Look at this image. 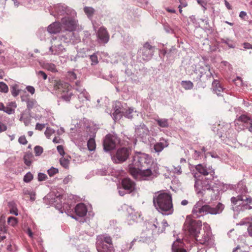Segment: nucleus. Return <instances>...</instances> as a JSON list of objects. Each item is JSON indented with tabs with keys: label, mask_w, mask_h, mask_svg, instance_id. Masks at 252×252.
Returning <instances> with one entry per match:
<instances>
[{
	"label": "nucleus",
	"mask_w": 252,
	"mask_h": 252,
	"mask_svg": "<svg viewBox=\"0 0 252 252\" xmlns=\"http://www.w3.org/2000/svg\"><path fill=\"white\" fill-rule=\"evenodd\" d=\"M164 30L167 33H173V30L169 26L168 24H165L163 25Z\"/></svg>",
	"instance_id": "obj_60"
},
{
	"label": "nucleus",
	"mask_w": 252,
	"mask_h": 252,
	"mask_svg": "<svg viewBox=\"0 0 252 252\" xmlns=\"http://www.w3.org/2000/svg\"><path fill=\"white\" fill-rule=\"evenodd\" d=\"M135 112L136 113V111H134L133 108H129L127 110H126L122 114L125 116V117L128 119H131L132 118V113Z\"/></svg>",
	"instance_id": "obj_43"
},
{
	"label": "nucleus",
	"mask_w": 252,
	"mask_h": 252,
	"mask_svg": "<svg viewBox=\"0 0 252 252\" xmlns=\"http://www.w3.org/2000/svg\"><path fill=\"white\" fill-rule=\"evenodd\" d=\"M34 151L35 155L36 156H39L43 153V149L42 147H41L39 146H36L34 148Z\"/></svg>",
	"instance_id": "obj_54"
},
{
	"label": "nucleus",
	"mask_w": 252,
	"mask_h": 252,
	"mask_svg": "<svg viewBox=\"0 0 252 252\" xmlns=\"http://www.w3.org/2000/svg\"><path fill=\"white\" fill-rule=\"evenodd\" d=\"M47 176L43 173H39L38 174V180L39 181H44L47 179Z\"/></svg>",
	"instance_id": "obj_58"
},
{
	"label": "nucleus",
	"mask_w": 252,
	"mask_h": 252,
	"mask_svg": "<svg viewBox=\"0 0 252 252\" xmlns=\"http://www.w3.org/2000/svg\"><path fill=\"white\" fill-rule=\"evenodd\" d=\"M67 77L70 81H73L77 79V75L73 71H70L67 72Z\"/></svg>",
	"instance_id": "obj_49"
},
{
	"label": "nucleus",
	"mask_w": 252,
	"mask_h": 252,
	"mask_svg": "<svg viewBox=\"0 0 252 252\" xmlns=\"http://www.w3.org/2000/svg\"><path fill=\"white\" fill-rule=\"evenodd\" d=\"M75 89L78 92V98L79 101L82 103L89 100L90 95L86 92L85 89L82 87L81 82L77 81L75 82Z\"/></svg>",
	"instance_id": "obj_21"
},
{
	"label": "nucleus",
	"mask_w": 252,
	"mask_h": 252,
	"mask_svg": "<svg viewBox=\"0 0 252 252\" xmlns=\"http://www.w3.org/2000/svg\"><path fill=\"white\" fill-rule=\"evenodd\" d=\"M37 36L40 40H45L46 37V31L45 28H40L37 32Z\"/></svg>",
	"instance_id": "obj_37"
},
{
	"label": "nucleus",
	"mask_w": 252,
	"mask_h": 252,
	"mask_svg": "<svg viewBox=\"0 0 252 252\" xmlns=\"http://www.w3.org/2000/svg\"><path fill=\"white\" fill-rule=\"evenodd\" d=\"M202 222L199 220H189L187 218L185 222V229L186 234L191 241L197 244H201L210 248L215 245L214 237L211 232L210 225L204 223L203 229L201 232Z\"/></svg>",
	"instance_id": "obj_3"
},
{
	"label": "nucleus",
	"mask_w": 252,
	"mask_h": 252,
	"mask_svg": "<svg viewBox=\"0 0 252 252\" xmlns=\"http://www.w3.org/2000/svg\"><path fill=\"white\" fill-rule=\"evenodd\" d=\"M54 132L55 130L53 129L50 127H47L45 131V135L48 138H49L50 136Z\"/></svg>",
	"instance_id": "obj_55"
},
{
	"label": "nucleus",
	"mask_w": 252,
	"mask_h": 252,
	"mask_svg": "<svg viewBox=\"0 0 252 252\" xmlns=\"http://www.w3.org/2000/svg\"><path fill=\"white\" fill-rule=\"evenodd\" d=\"M120 139L115 134H108L103 141V149L105 152L115 149L120 143Z\"/></svg>",
	"instance_id": "obj_13"
},
{
	"label": "nucleus",
	"mask_w": 252,
	"mask_h": 252,
	"mask_svg": "<svg viewBox=\"0 0 252 252\" xmlns=\"http://www.w3.org/2000/svg\"><path fill=\"white\" fill-rule=\"evenodd\" d=\"M194 74L196 76V81H200L201 78L203 75H206L207 80L210 79L211 77L214 78V75L210 71V66L205 65V66H196L194 70Z\"/></svg>",
	"instance_id": "obj_17"
},
{
	"label": "nucleus",
	"mask_w": 252,
	"mask_h": 252,
	"mask_svg": "<svg viewBox=\"0 0 252 252\" xmlns=\"http://www.w3.org/2000/svg\"><path fill=\"white\" fill-rule=\"evenodd\" d=\"M154 49L155 47L148 42L145 43L138 52L139 61L150 60L154 55Z\"/></svg>",
	"instance_id": "obj_14"
},
{
	"label": "nucleus",
	"mask_w": 252,
	"mask_h": 252,
	"mask_svg": "<svg viewBox=\"0 0 252 252\" xmlns=\"http://www.w3.org/2000/svg\"><path fill=\"white\" fill-rule=\"evenodd\" d=\"M33 156L31 152L27 153L24 157V160L25 164L27 166H30L32 164Z\"/></svg>",
	"instance_id": "obj_35"
},
{
	"label": "nucleus",
	"mask_w": 252,
	"mask_h": 252,
	"mask_svg": "<svg viewBox=\"0 0 252 252\" xmlns=\"http://www.w3.org/2000/svg\"><path fill=\"white\" fill-rule=\"evenodd\" d=\"M8 92L7 85L3 82H0V92L7 93Z\"/></svg>",
	"instance_id": "obj_48"
},
{
	"label": "nucleus",
	"mask_w": 252,
	"mask_h": 252,
	"mask_svg": "<svg viewBox=\"0 0 252 252\" xmlns=\"http://www.w3.org/2000/svg\"><path fill=\"white\" fill-rule=\"evenodd\" d=\"M121 186L122 187L119 186L117 188L118 192L121 196H124L126 193H129L135 189L134 182L127 178L122 180Z\"/></svg>",
	"instance_id": "obj_16"
},
{
	"label": "nucleus",
	"mask_w": 252,
	"mask_h": 252,
	"mask_svg": "<svg viewBox=\"0 0 252 252\" xmlns=\"http://www.w3.org/2000/svg\"><path fill=\"white\" fill-rule=\"evenodd\" d=\"M75 31H64L60 35L56 36L57 37H59L62 41H63L64 43H69L71 41H73Z\"/></svg>",
	"instance_id": "obj_25"
},
{
	"label": "nucleus",
	"mask_w": 252,
	"mask_h": 252,
	"mask_svg": "<svg viewBox=\"0 0 252 252\" xmlns=\"http://www.w3.org/2000/svg\"><path fill=\"white\" fill-rule=\"evenodd\" d=\"M221 42L226 44L230 48H234L235 44L232 40L229 38L221 39Z\"/></svg>",
	"instance_id": "obj_44"
},
{
	"label": "nucleus",
	"mask_w": 252,
	"mask_h": 252,
	"mask_svg": "<svg viewBox=\"0 0 252 252\" xmlns=\"http://www.w3.org/2000/svg\"><path fill=\"white\" fill-rule=\"evenodd\" d=\"M240 225H252V217H247L241 220L239 222Z\"/></svg>",
	"instance_id": "obj_42"
},
{
	"label": "nucleus",
	"mask_w": 252,
	"mask_h": 252,
	"mask_svg": "<svg viewBox=\"0 0 252 252\" xmlns=\"http://www.w3.org/2000/svg\"><path fill=\"white\" fill-rule=\"evenodd\" d=\"M18 219L14 217H9L7 219V223L10 226H15L18 223Z\"/></svg>",
	"instance_id": "obj_46"
},
{
	"label": "nucleus",
	"mask_w": 252,
	"mask_h": 252,
	"mask_svg": "<svg viewBox=\"0 0 252 252\" xmlns=\"http://www.w3.org/2000/svg\"><path fill=\"white\" fill-rule=\"evenodd\" d=\"M61 24L63 29L64 31H75L79 25L76 12L75 11V15L69 14L62 17Z\"/></svg>",
	"instance_id": "obj_12"
},
{
	"label": "nucleus",
	"mask_w": 252,
	"mask_h": 252,
	"mask_svg": "<svg viewBox=\"0 0 252 252\" xmlns=\"http://www.w3.org/2000/svg\"><path fill=\"white\" fill-rule=\"evenodd\" d=\"M58 87L61 93V99L66 102H69L73 95L71 86L67 83H60Z\"/></svg>",
	"instance_id": "obj_19"
},
{
	"label": "nucleus",
	"mask_w": 252,
	"mask_h": 252,
	"mask_svg": "<svg viewBox=\"0 0 252 252\" xmlns=\"http://www.w3.org/2000/svg\"><path fill=\"white\" fill-rule=\"evenodd\" d=\"M63 29L61 22L55 21L47 28V31L50 34H56L60 32Z\"/></svg>",
	"instance_id": "obj_26"
},
{
	"label": "nucleus",
	"mask_w": 252,
	"mask_h": 252,
	"mask_svg": "<svg viewBox=\"0 0 252 252\" xmlns=\"http://www.w3.org/2000/svg\"><path fill=\"white\" fill-rule=\"evenodd\" d=\"M122 106L121 103L120 101H116L113 105V112L112 114H111V116L115 121L120 119L122 113H124Z\"/></svg>",
	"instance_id": "obj_23"
},
{
	"label": "nucleus",
	"mask_w": 252,
	"mask_h": 252,
	"mask_svg": "<svg viewBox=\"0 0 252 252\" xmlns=\"http://www.w3.org/2000/svg\"><path fill=\"white\" fill-rule=\"evenodd\" d=\"M236 192L238 194L237 197H231V202L234 205L248 206L246 208H252V198L246 195L248 190L243 183L238 184Z\"/></svg>",
	"instance_id": "obj_8"
},
{
	"label": "nucleus",
	"mask_w": 252,
	"mask_h": 252,
	"mask_svg": "<svg viewBox=\"0 0 252 252\" xmlns=\"http://www.w3.org/2000/svg\"><path fill=\"white\" fill-rule=\"evenodd\" d=\"M36 75L39 77H42L44 80H46L47 78V74L43 71H36Z\"/></svg>",
	"instance_id": "obj_61"
},
{
	"label": "nucleus",
	"mask_w": 252,
	"mask_h": 252,
	"mask_svg": "<svg viewBox=\"0 0 252 252\" xmlns=\"http://www.w3.org/2000/svg\"><path fill=\"white\" fill-rule=\"evenodd\" d=\"M53 195L48 194L45 197V199H49V203L55 206L61 213L65 212L67 215L71 217L72 219L79 220L80 222H84L85 219L84 217L86 215L88 209L86 206L83 203H79L74 209L69 211L67 209L66 205L62 203V196L59 195L53 198Z\"/></svg>",
	"instance_id": "obj_4"
},
{
	"label": "nucleus",
	"mask_w": 252,
	"mask_h": 252,
	"mask_svg": "<svg viewBox=\"0 0 252 252\" xmlns=\"http://www.w3.org/2000/svg\"><path fill=\"white\" fill-rule=\"evenodd\" d=\"M233 81L234 82L235 85L238 87H241L243 84L242 78L239 76H237V78L233 80Z\"/></svg>",
	"instance_id": "obj_57"
},
{
	"label": "nucleus",
	"mask_w": 252,
	"mask_h": 252,
	"mask_svg": "<svg viewBox=\"0 0 252 252\" xmlns=\"http://www.w3.org/2000/svg\"><path fill=\"white\" fill-rule=\"evenodd\" d=\"M135 242L136 239H133L130 243L126 242H125L121 246V252H128L129 250L132 248Z\"/></svg>",
	"instance_id": "obj_30"
},
{
	"label": "nucleus",
	"mask_w": 252,
	"mask_h": 252,
	"mask_svg": "<svg viewBox=\"0 0 252 252\" xmlns=\"http://www.w3.org/2000/svg\"><path fill=\"white\" fill-rule=\"evenodd\" d=\"M157 125L160 127L166 128L169 126V120L165 118H158L155 119Z\"/></svg>",
	"instance_id": "obj_31"
},
{
	"label": "nucleus",
	"mask_w": 252,
	"mask_h": 252,
	"mask_svg": "<svg viewBox=\"0 0 252 252\" xmlns=\"http://www.w3.org/2000/svg\"><path fill=\"white\" fill-rule=\"evenodd\" d=\"M33 179V175L30 172H28L24 177L23 180L26 183L30 182Z\"/></svg>",
	"instance_id": "obj_51"
},
{
	"label": "nucleus",
	"mask_w": 252,
	"mask_h": 252,
	"mask_svg": "<svg viewBox=\"0 0 252 252\" xmlns=\"http://www.w3.org/2000/svg\"><path fill=\"white\" fill-rule=\"evenodd\" d=\"M58 169L53 167H52L47 170V173L50 177L54 176L56 174L58 173Z\"/></svg>",
	"instance_id": "obj_52"
},
{
	"label": "nucleus",
	"mask_w": 252,
	"mask_h": 252,
	"mask_svg": "<svg viewBox=\"0 0 252 252\" xmlns=\"http://www.w3.org/2000/svg\"><path fill=\"white\" fill-rule=\"evenodd\" d=\"M18 142L21 144L23 145H26L27 143V140L25 136H20L18 139Z\"/></svg>",
	"instance_id": "obj_62"
},
{
	"label": "nucleus",
	"mask_w": 252,
	"mask_h": 252,
	"mask_svg": "<svg viewBox=\"0 0 252 252\" xmlns=\"http://www.w3.org/2000/svg\"><path fill=\"white\" fill-rule=\"evenodd\" d=\"M126 209L127 211L128 215L127 218V221L128 225H132L134 223L137 222L140 214L134 210L131 206H127Z\"/></svg>",
	"instance_id": "obj_22"
},
{
	"label": "nucleus",
	"mask_w": 252,
	"mask_h": 252,
	"mask_svg": "<svg viewBox=\"0 0 252 252\" xmlns=\"http://www.w3.org/2000/svg\"><path fill=\"white\" fill-rule=\"evenodd\" d=\"M51 46L49 48L47 55H60L66 51V49L62 44L59 37L53 36L50 40Z\"/></svg>",
	"instance_id": "obj_11"
},
{
	"label": "nucleus",
	"mask_w": 252,
	"mask_h": 252,
	"mask_svg": "<svg viewBox=\"0 0 252 252\" xmlns=\"http://www.w3.org/2000/svg\"><path fill=\"white\" fill-rule=\"evenodd\" d=\"M10 87L12 96L14 97L18 96L21 91V89L19 88L18 84L15 83L10 85Z\"/></svg>",
	"instance_id": "obj_32"
},
{
	"label": "nucleus",
	"mask_w": 252,
	"mask_h": 252,
	"mask_svg": "<svg viewBox=\"0 0 252 252\" xmlns=\"http://www.w3.org/2000/svg\"><path fill=\"white\" fill-rule=\"evenodd\" d=\"M84 12L87 15V17L90 19H92L94 14L95 12V10L94 8L90 6H85L84 7Z\"/></svg>",
	"instance_id": "obj_34"
},
{
	"label": "nucleus",
	"mask_w": 252,
	"mask_h": 252,
	"mask_svg": "<svg viewBox=\"0 0 252 252\" xmlns=\"http://www.w3.org/2000/svg\"><path fill=\"white\" fill-rule=\"evenodd\" d=\"M76 131L78 133L77 137H74L75 140L84 141L89 138L87 142L88 149L90 151H93L95 149L96 144L94 140L95 132L93 127L86 126L83 122H80L76 126Z\"/></svg>",
	"instance_id": "obj_6"
},
{
	"label": "nucleus",
	"mask_w": 252,
	"mask_h": 252,
	"mask_svg": "<svg viewBox=\"0 0 252 252\" xmlns=\"http://www.w3.org/2000/svg\"><path fill=\"white\" fill-rule=\"evenodd\" d=\"M131 150L127 148L123 147L118 149L115 154L112 156V159L116 163H120L125 161L130 154Z\"/></svg>",
	"instance_id": "obj_18"
},
{
	"label": "nucleus",
	"mask_w": 252,
	"mask_h": 252,
	"mask_svg": "<svg viewBox=\"0 0 252 252\" xmlns=\"http://www.w3.org/2000/svg\"><path fill=\"white\" fill-rule=\"evenodd\" d=\"M238 121L242 122L246 125H248L249 123L252 120L249 117L245 114L241 115L239 116L238 119Z\"/></svg>",
	"instance_id": "obj_40"
},
{
	"label": "nucleus",
	"mask_w": 252,
	"mask_h": 252,
	"mask_svg": "<svg viewBox=\"0 0 252 252\" xmlns=\"http://www.w3.org/2000/svg\"><path fill=\"white\" fill-rule=\"evenodd\" d=\"M184 243L181 239H177L172 246V252H187L186 250L184 248Z\"/></svg>",
	"instance_id": "obj_28"
},
{
	"label": "nucleus",
	"mask_w": 252,
	"mask_h": 252,
	"mask_svg": "<svg viewBox=\"0 0 252 252\" xmlns=\"http://www.w3.org/2000/svg\"><path fill=\"white\" fill-rule=\"evenodd\" d=\"M83 41L87 44L91 42V33L87 31L83 32Z\"/></svg>",
	"instance_id": "obj_41"
},
{
	"label": "nucleus",
	"mask_w": 252,
	"mask_h": 252,
	"mask_svg": "<svg viewBox=\"0 0 252 252\" xmlns=\"http://www.w3.org/2000/svg\"><path fill=\"white\" fill-rule=\"evenodd\" d=\"M130 174L136 179L151 180L159 174V165L149 155L136 153L128 165Z\"/></svg>",
	"instance_id": "obj_2"
},
{
	"label": "nucleus",
	"mask_w": 252,
	"mask_h": 252,
	"mask_svg": "<svg viewBox=\"0 0 252 252\" xmlns=\"http://www.w3.org/2000/svg\"><path fill=\"white\" fill-rule=\"evenodd\" d=\"M134 132L135 136L140 139L144 143H146L150 137V130L143 123L135 126Z\"/></svg>",
	"instance_id": "obj_15"
},
{
	"label": "nucleus",
	"mask_w": 252,
	"mask_h": 252,
	"mask_svg": "<svg viewBox=\"0 0 252 252\" xmlns=\"http://www.w3.org/2000/svg\"><path fill=\"white\" fill-rule=\"evenodd\" d=\"M42 66L46 69H47L51 72H54L57 71L56 66L54 64L52 63H44Z\"/></svg>",
	"instance_id": "obj_38"
},
{
	"label": "nucleus",
	"mask_w": 252,
	"mask_h": 252,
	"mask_svg": "<svg viewBox=\"0 0 252 252\" xmlns=\"http://www.w3.org/2000/svg\"><path fill=\"white\" fill-rule=\"evenodd\" d=\"M3 112L8 114V115L13 114L15 113V110L9 107L8 106L6 105V106H4V108L3 109Z\"/></svg>",
	"instance_id": "obj_56"
},
{
	"label": "nucleus",
	"mask_w": 252,
	"mask_h": 252,
	"mask_svg": "<svg viewBox=\"0 0 252 252\" xmlns=\"http://www.w3.org/2000/svg\"><path fill=\"white\" fill-rule=\"evenodd\" d=\"M196 170L200 174L207 176L210 175L211 178H209L211 179L212 182L213 183L212 184L215 185L213 180L214 178L215 170L210 165H203L198 164L195 166Z\"/></svg>",
	"instance_id": "obj_20"
},
{
	"label": "nucleus",
	"mask_w": 252,
	"mask_h": 252,
	"mask_svg": "<svg viewBox=\"0 0 252 252\" xmlns=\"http://www.w3.org/2000/svg\"><path fill=\"white\" fill-rule=\"evenodd\" d=\"M88 51L87 49L82 48L77 51V56L80 58H84L87 57V52Z\"/></svg>",
	"instance_id": "obj_47"
},
{
	"label": "nucleus",
	"mask_w": 252,
	"mask_h": 252,
	"mask_svg": "<svg viewBox=\"0 0 252 252\" xmlns=\"http://www.w3.org/2000/svg\"><path fill=\"white\" fill-rule=\"evenodd\" d=\"M174 172L178 175L181 174L182 173L181 166L180 165L174 166Z\"/></svg>",
	"instance_id": "obj_63"
},
{
	"label": "nucleus",
	"mask_w": 252,
	"mask_h": 252,
	"mask_svg": "<svg viewBox=\"0 0 252 252\" xmlns=\"http://www.w3.org/2000/svg\"><path fill=\"white\" fill-rule=\"evenodd\" d=\"M97 36L98 41L100 43H106L109 39V35L106 28L100 27L97 31Z\"/></svg>",
	"instance_id": "obj_24"
},
{
	"label": "nucleus",
	"mask_w": 252,
	"mask_h": 252,
	"mask_svg": "<svg viewBox=\"0 0 252 252\" xmlns=\"http://www.w3.org/2000/svg\"><path fill=\"white\" fill-rule=\"evenodd\" d=\"M20 121L23 122L26 126H28L31 122V116L29 114L23 113L21 114Z\"/></svg>",
	"instance_id": "obj_33"
},
{
	"label": "nucleus",
	"mask_w": 252,
	"mask_h": 252,
	"mask_svg": "<svg viewBox=\"0 0 252 252\" xmlns=\"http://www.w3.org/2000/svg\"><path fill=\"white\" fill-rule=\"evenodd\" d=\"M96 248L98 252H113L114 249L112 238L107 234L97 236Z\"/></svg>",
	"instance_id": "obj_9"
},
{
	"label": "nucleus",
	"mask_w": 252,
	"mask_h": 252,
	"mask_svg": "<svg viewBox=\"0 0 252 252\" xmlns=\"http://www.w3.org/2000/svg\"><path fill=\"white\" fill-rule=\"evenodd\" d=\"M37 104V102L33 99H28L27 100V108L30 110Z\"/></svg>",
	"instance_id": "obj_45"
},
{
	"label": "nucleus",
	"mask_w": 252,
	"mask_h": 252,
	"mask_svg": "<svg viewBox=\"0 0 252 252\" xmlns=\"http://www.w3.org/2000/svg\"><path fill=\"white\" fill-rule=\"evenodd\" d=\"M153 203L158 212L163 215L168 216L173 213L172 196L169 193H156L153 196Z\"/></svg>",
	"instance_id": "obj_5"
},
{
	"label": "nucleus",
	"mask_w": 252,
	"mask_h": 252,
	"mask_svg": "<svg viewBox=\"0 0 252 252\" xmlns=\"http://www.w3.org/2000/svg\"><path fill=\"white\" fill-rule=\"evenodd\" d=\"M8 207L9 208V214L14 215L16 216L18 215V209L14 202H9Z\"/></svg>",
	"instance_id": "obj_36"
},
{
	"label": "nucleus",
	"mask_w": 252,
	"mask_h": 252,
	"mask_svg": "<svg viewBox=\"0 0 252 252\" xmlns=\"http://www.w3.org/2000/svg\"><path fill=\"white\" fill-rule=\"evenodd\" d=\"M79 252H90L88 248L84 245H80L78 247Z\"/></svg>",
	"instance_id": "obj_59"
},
{
	"label": "nucleus",
	"mask_w": 252,
	"mask_h": 252,
	"mask_svg": "<svg viewBox=\"0 0 252 252\" xmlns=\"http://www.w3.org/2000/svg\"><path fill=\"white\" fill-rule=\"evenodd\" d=\"M181 84L186 90H190L193 87V83L190 81H182Z\"/></svg>",
	"instance_id": "obj_39"
},
{
	"label": "nucleus",
	"mask_w": 252,
	"mask_h": 252,
	"mask_svg": "<svg viewBox=\"0 0 252 252\" xmlns=\"http://www.w3.org/2000/svg\"><path fill=\"white\" fill-rule=\"evenodd\" d=\"M90 59L92 62L91 64L93 65H96L98 63V58L95 53L90 55Z\"/></svg>",
	"instance_id": "obj_50"
},
{
	"label": "nucleus",
	"mask_w": 252,
	"mask_h": 252,
	"mask_svg": "<svg viewBox=\"0 0 252 252\" xmlns=\"http://www.w3.org/2000/svg\"><path fill=\"white\" fill-rule=\"evenodd\" d=\"M72 178V176L68 175L63 179V182L64 184H67L71 181Z\"/></svg>",
	"instance_id": "obj_64"
},
{
	"label": "nucleus",
	"mask_w": 252,
	"mask_h": 252,
	"mask_svg": "<svg viewBox=\"0 0 252 252\" xmlns=\"http://www.w3.org/2000/svg\"><path fill=\"white\" fill-rule=\"evenodd\" d=\"M168 145L169 141L168 139L161 138L159 141L154 145V148L156 153H160L164 148L167 147Z\"/></svg>",
	"instance_id": "obj_27"
},
{
	"label": "nucleus",
	"mask_w": 252,
	"mask_h": 252,
	"mask_svg": "<svg viewBox=\"0 0 252 252\" xmlns=\"http://www.w3.org/2000/svg\"><path fill=\"white\" fill-rule=\"evenodd\" d=\"M194 178V188L198 197H201L194 206L192 213L194 217H199L208 214L217 215L222 212L224 209L222 204L219 203L215 207H211L208 205H203V202L210 200H217L220 197V192L222 190L223 185L220 182L213 183L211 179L205 177L200 179L197 172L192 173Z\"/></svg>",
	"instance_id": "obj_1"
},
{
	"label": "nucleus",
	"mask_w": 252,
	"mask_h": 252,
	"mask_svg": "<svg viewBox=\"0 0 252 252\" xmlns=\"http://www.w3.org/2000/svg\"><path fill=\"white\" fill-rule=\"evenodd\" d=\"M60 162L61 165L64 168H68L69 161L67 159L62 158L60 159Z\"/></svg>",
	"instance_id": "obj_53"
},
{
	"label": "nucleus",
	"mask_w": 252,
	"mask_h": 252,
	"mask_svg": "<svg viewBox=\"0 0 252 252\" xmlns=\"http://www.w3.org/2000/svg\"><path fill=\"white\" fill-rule=\"evenodd\" d=\"M50 14L57 19H60L61 16L69 14L75 15V10L68 7L65 4L59 3L55 5L52 8Z\"/></svg>",
	"instance_id": "obj_10"
},
{
	"label": "nucleus",
	"mask_w": 252,
	"mask_h": 252,
	"mask_svg": "<svg viewBox=\"0 0 252 252\" xmlns=\"http://www.w3.org/2000/svg\"><path fill=\"white\" fill-rule=\"evenodd\" d=\"M158 222L156 218L152 221H148L146 223V229L142 231L140 236L134 238L136 239V242L148 244L154 242L156 237L159 233L163 232L162 230L160 231L159 228L158 229Z\"/></svg>",
	"instance_id": "obj_7"
},
{
	"label": "nucleus",
	"mask_w": 252,
	"mask_h": 252,
	"mask_svg": "<svg viewBox=\"0 0 252 252\" xmlns=\"http://www.w3.org/2000/svg\"><path fill=\"white\" fill-rule=\"evenodd\" d=\"M212 88L213 92L216 94L218 96L222 95L224 89L220 84L219 80L214 79L212 83Z\"/></svg>",
	"instance_id": "obj_29"
}]
</instances>
